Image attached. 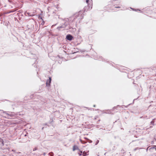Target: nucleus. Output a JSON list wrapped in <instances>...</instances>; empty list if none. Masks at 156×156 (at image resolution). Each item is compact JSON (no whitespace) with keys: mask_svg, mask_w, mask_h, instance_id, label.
<instances>
[{"mask_svg":"<svg viewBox=\"0 0 156 156\" xmlns=\"http://www.w3.org/2000/svg\"><path fill=\"white\" fill-rule=\"evenodd\" d=\"M83 14L82 11H79L75 15L74 19H77L79 20L82 19L83 17Z\"/></svg>","mask_w":156,"mask_h":156,"instance_id":"nucleus-1","label":"nucleus"},{"mask_svg":"<svg viewBox=\"0 0 156 156\" xmlns=\"http://www.w3.org/2000/svg\"><path fill=\"white\" fill-rule=\"evenodd\" d=\"M154 150L155 151H156V146H152L151 147H148L147 149V151L148 150L149 151L151 152L153 151V150Z\"/></svg>","mask_w":156,"mask_h":156,"instance_id":"nucleus-2","label":"nucleus"},{"mask_svg":"<svg viewBox=\"0 0 156 156\" xmlns=\"http://www.w3.org/2000/svg\"><path fill=\"white\" fill-rule=\"evenodd\" d=\"M3 112L5 114L8 116V118H9V117H12L14 115L13 113L11 112H6L4 111L3 110H2Z\"/></svg>","mask_w":156,"mask_h":156,"instance_id":"nucleus-3","label":"nucleus"},{"mask_svg":"<svg viewBox=\"0 0 156 156\" xmlns=\"http://www.w3.org/2000/svg\"><path fill=\"white\" fill-rule=\"evenodd\" d=\"M68 24V22H66L62 25H61L60 26L58 27L57 28V29L58 30H59L60 28H65L67 25Z\"/></svg>","mask_w":156,"mask_h":156,"instance_id":"nucleus-4","label":"nucleus"},{"mask_svg":"<svg viewBox=\"0 0 156 156\" xmlns=\"http://www.w3.org/2000/svg\"><path fill=\"white\" fill-rule=\"evenodd\" d=\"M51 78L50 77H49V79L48 80H47L46 81V85L47 86H50V84L51 83Z\"/></svg>","mask_w":156,"mask_h":156,"instance_id":"nucleus-5","label":"nucleus"},{"mask_svg":"<svg viewBox=\"0 0 156 156\" xmlns=\"http://www.w3.org/2000/svg\"><path fill=\"white\" fill-rule=\"evenodd\" d=\"M73 38V36L70 34H68L66 36V39L67 40L69 41L72 40Z\"/></svg>","mask_w":156,"mask_h":156,"instance_id":"nucleus-6","label":"nucleus"},{"mask_svg":"<svg viewBox=\"0 0 156 156\" xmlns=\"http://www.w3.org/2000/svg\"><path fill=\"white\" fill-rule=\"evenodd\" d=\"M103 113H105L106 114H112V113L111 111V110H106V111L104 112H103Z\"/></svg>","mask_w":156,"mask_h":156,"instance_id":"nucleus-7","label":"nucleus"},{"mask_svg":"<svg viewBox=\"0 0 156 156\" xmlns=\"http://www.w3.org/2000/svg\"><path fill=\"white\" fill-rule=\"evenodd\" d=\"M76 150H79V148L77 146L74 145L73 147V151H74Z\"/></svg>","mask_w":156,"mask_h":156,"instance_id":"nucleus-8","label":"nucleus"},{"mask_svg":"<svg viewBox=\"0 0 156 156\" xmlns=\"http://www.w3.org/2000/svg\"><path fill=\"white\" fill-rule=\"evenodd\" d=\"M29 16H34V15L33 14H30V13L29 12H27L26 13Z\"/></svg>","mask_w":156,"mask_h":156,"instance_id":"nucleus-9","label":"nucleus"},{"mask_svg":"<svg viewBox=\"0 0 156 156\" xmlns=\"http://www.w3.org/2000/svg\"><path fill=\"white\" fill-rule=\"evenodd\" d=\"M154 121L153 120L151 122V124H152V125L154 126Z\"/></svg>","mask_w":156,"mask_h":156,"instance_id":"nucleus-10","label":"nucleus"},{"mask_svg":"<svg viewBox=\"0 0 156 156\" xmlns=\"http://www.w3.org/2000/svg\"><path fill=\"white\" fill-rule=\"evenodd\" d=\"M83 156H85V155H88V154H87L86 152L84 151L83 153Z\"/></svg>","mask_w":156,"mask_h":156,"instance_id":"nucleus-11","label":"nucleus"},{"mask_svg":"<svg viewBox=\"0 0 156 156\" xmlns=\"http://www.w3.org/2000/svg\"><path fill=\"white\" fill-rule=\"evenodd\" d=\"M48 154L51 155V156H53V155H54V154H53V153H52V152L49 153Z\"/></svg>","mask_w":156,"mask_h":156,"instance_id":"nucleus-12","label":"nucleus"},{"mask_svg":"<svg viewBox=\"0 0 156 156\" xmlns=\"http://www.w3.org/2000/svg\"><path fill=\"white\" fill-rule=\"evenodd\" d=\"M37 147H35L34 148L33 151H35L37 150Z\"/></svg>","mask_w":156,"mask_h":156,"instance_id":"nucleus-13","label":"nucleus"},{"mask_svg":"<svg viewBox=\"0 0 156 156\" xmlns=\"http://www.w3.org/2000/svg\"><path fill=\"white\" fill-rule=\"evenodd\" d=\"M99 142V140H97V142H96V143L95 145H97L98 144Z\"/></svg>","mask_w":156,"mask_h":156,"instance_id":"nucleus-14","label":"nucleus"},{"mask_svg":"<svg viewBox=\"0 0 156 156\" xmlns=\"http://www.w3.org/2000/svg\"><path fill=\"white\" fill-rule=\"evenodd\" d=\"M0 140H1V139H0ZM0 140L1 141V142H2V144H3V140L2 139H1V140Z\"/></svg>","mask_w":156,"mask_h":156,"instance_id":"nucleus-15","label":"nucleus"},{"mask_svg":"<svg viewBox=\"0 0 156 156\" xmlns=\"http://www.w3.org/2000/svg\"><path fill=\"white\" fill-rule=\"evenodd\" d=\"M81 153H79V154L80 156L82 155V151H80Z\"/></svg>","mask_w":156,"mask_h":156,"instance_id":"nucleus-16","label":"nucleus"},{"mask_svg":"<svg viewBox=\"0 0 156 156\" xmlns=\"http://www.w3.org/2000/svg\"><path fill=\"white\" fill-rule=\"evenodd\" d=\"M89 0H86V2L88 4Z\"/></svg>","mask_w":156,"mask_h":156,"instance_id":"nucleus-17","label":"nucleus"},{"mask_svg":"<svg viewBox=\"0 0 156 156\" xmlns=\"http://www.w3.org/2000/svg\"><path fill=\"white\" fill-rule=\"evenodd\" d=\"M116 107H114L113 108V110H114V109H116Z\"/></svg>","mask_w":156,"mask_h":156,"instance_id":"nucleus-18","label":"nucleus"},{"mask_svg":"<svg viewBox=\"0 0 156 156\" xmlns=\"http://www.w3.org/2000/svg\"><path fill=\"white\" fill-rule=\"evenodd\" d=\"M140 118H145V117H143V116H142V117H140Z\"/></svg>","mask_w":156,"mask_h":156,"instance_id":"nucleus-19","label":"nucleus"},{"mask_svg":"<svg viewBox=\"0 0 156 156\" xmlns=\"http://www.w3.org/2000/svg\"><path fill=\"white\" fill-rule=\"evenodd\" d=\"M137 148H136L134 149V151H136V150H137Z\"/></svg>","mask_w":156,"mask_h":156,"instance_id":"nucleus-20","label":"nucleus"},{"mask_svg":"<svg viewBox=\"0 0 156 156\" xmlns=\"http://www.w3.org/2000/svg\"><path fill=\"white\" fill-rule=\"evenodd\" d=\"M151 144H154V142L153 141H152L151 142Z\"/></svg>","mask_w":156,"mask_h":156,"instance_id":"nucleus-21","label":"nucleus"},{"mask_svg":"<svg viewBox=\"0 0 156 156\" xmlns=\"http://www.w3.org/2000/svg\"><path fill=\"white\" fill-rule=\"evenodd\" d=\"M115 7V8H120V7Z\"/></svg>","mask_w":156,"mask_h":156,"instance_id":"nucleus-22","label":"nucleus"},{"mask_svg":"<svg viewBox=\"0 0 156 156\" xmlns=\"http://www.w3.org/2000/svg\"><path fill=\"white\" fill-rule=\"evenodd\" d=\"M95 106H96V105H93V107H95Z\"/></svg>","mask_w":156,"mask_h":156,"instance_id":"nucleus-23","label":"nucleus"},{"mask_svg":"<svg viewBox=\"0 0 156 156\" xmlns=\"http://www.w3.org/2000/svg\"><path fill=\"white\" fill-rule=\"evenodd\" d=\"M43 154L45 155V154H46L45 153H44V154Z\"/></svg>","mask_w":156,"mask_h":156,"instance_id":"nucleus-24","label":"nucleus"},{"mask_svg":"<svg viewBox=\"0 0 156 156\" xmlns=\"http://www.w3.org/2000/svg\"><path fill=\"white\" fill-rule=\"evenodd\" d=\"M92 142V141L91 140H90V143H91Z\"/></svg>","mask_w":156,"mask_h":156,"instance_id":"nucleus-25","label":"nucleus"},{"mask_svg":"<svg viewBox=\"0 0 156 156\" xmlns=\"http://www.w3.org/2000/svg\"><path fill=\"white\" fill-rule=\"evenodd\" d=\"M147 118V116H146L144 118Z\"/></svg>","mask_w":156,"mask_h":156,"instance_id":"nucleus-26","label":"nucleus"},{"mask_svg":"<svg viewBox=\"0 0 156 156\" xmlns=\"http://www.w3.org/2000/svg\"><path fill=\"white\" fill-rule=\"evenodd\" d=\"M131 9H133V10H134L133 9H132V8H131Z\"/></svg>","mask_w":156,"mask_h":156,"instance_id":"nucleus-27","label":"nucleus"},{"mask_svg":"<svg viewBox=\"0 0 156 156\" xmlns=\"http://www.w3.org/2000/svg\"><path fill=\"white\" fill-rule=\"evenodd\" d=\"M43 128H43H43H42V129H43Z\"/></svg>","mask_w":156,"mask_h":156,"instance_id":"nucleus-28","label":"nucleus"},{"mask_svg":"<svg viewBox=\"0 0 156 156\" xmlns=\"http://www.w3.org/2000/svg\"><path fill=\"white\" fill-rule=\"evenodd\" d=\"M137 10H139V11H140V10H138V9H137Z\"/></svg>","mask_w":156,"mask_h":156,"instance_id":"nucleus-29","label":"nucleus"},{"mask_svg":"<svg viewBox=\"0 0 156 156\" xmlns=\"http://www.w3.org/2000/svg\"><path fill=\"white\" fill-rule=\"evenodd\" d=\"M12 151H14L13 150H12Z\"/></svg>","mask_w":156,"mask_h":156,"instance_id":"nucleus-30","label":"nucleus"},{"mask_svg":"<svg viewBox=\"0 0 156 156\" xmlns=\"http://www.w3.org/2000/svg\"><path fill=\"white\" fill-rule=\"evenodd\" d=\"M1 16V15H0V16Z\"/></svg>","mask_w":156,"mask_h":156,"instance_id":"nucleus-31","label":"nucleus"}]
</instances>
